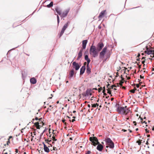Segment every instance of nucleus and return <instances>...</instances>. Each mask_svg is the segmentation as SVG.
Wrapping results in <instances>:
<instances>
[{
	"instance_id": "obj_10",
	"label": "nucleus",
	"mask_w": 154,
	"mask_h": 154,
	"mask_svg": "<svg viewBox=\"0 0 154 154\" xmlns=\"http://www.w3.org/2000/svg\"><path fill=\"white\" fill-rule=\"evenodd\" d=\"M69 11V10H66L65 11H64L61 14V16L62 17H64L66 16Z\"/></svg>"
},
{
	"instance_id": "obj_63",
	"label": "nucleus",
	"mask_w": 154,
	"mask_h": 154,
	"mask_svg": "<svg viewBox=\"0 0 154 154\" xmlns=\"http://www.w3.org/2000/svg\"><path fill=\"white\" fill-rule=\"evenodd\" d=\"M131 79L130 77H128V78L127 79H128V80H129V79Z\"/></svg>"
},
{
	"instance_id": "obj_32",
	"label": "nucleus",
	"mask_w": 154,
	"mask_h": 154,
	"mask_svg": "<svg viewBox=\"0 0 154 154\" xmlns=\"http://www.w3.org/2000/svg\"><path fill=\"white\" fill-rule=\"evenodd\" d=\"M118 87L117 85H112V86H111V88L113 89L114 87Z\"/></svg>"
},
{
	"instance_id": "obj_62",
	"label": "nucleus",
	"mask_w": 154,
	"mask_h": 154,
	"mask_svg": "<svg viewBox=\"0 0 154 154\" xmlns=\"http://www.w3.org/2000/svg\"><path fill=\"white\" fill-rule=\"evenodd\" d=\"M57 23H58V24L59 23V22H60V20H57Z\"/></svg>"
},
{
	"instance_id": "obj_11",
	"label": "nucleus",
	"mask_w": 154,
	"mask_h": 154,
	"mask_svg": "<svg viewBox=\"0 0 154 154\" xmlns=\"http://www.w3.org/2000/svg\"><path fill=\"white\" fill-rule=\"evenodd\" d=\"M88 42V41L87 40H83L82 42V49L83 50V49H85L86 48V45L87 43Z\"/></svg>"
},
{
	"instance_id": "obj_3",
	"label": "nucleus",
	"mask_w": 154,
	"mask_h": 154,
	"mask_svg": "<svg viewBox=\"0 0 154 154\" xmlns=\"http://www.w3.org/2000/svg\"><path fill=\"white\" fill-rule=\"evenodd\" d=\"M119 111L121 113L127 115L129 112H131V111L129 108H127V106H125L124 107H121L119 109Z\"/></svg>"
},
{
	"instance_id": "obj_49",
	"label": "nucleus",
	"mask_w": 154,
	"mask_h": 154,
	"mask_svg": "<svg viewBox=\"0 0 154 154\" xmlns=\"http://www.w3.org/2000/svg\"><path fill=\"white\" fill-rule=\"evenodd\" d=\"M125 69V72H124V73H125V72L126 71V70H127V68H126V67H124Z\"/></svg>"
},
{
	"instance_id": "obj_31",
	"label": "nucleus",
	"mask_w": 154,
	"mask_h": 154,
	"mask_svg": "<svg viewBox=\"0 0 154 154\" xmlns=\"http://www.w3.org/2000/svg\"><path fill=\"white\" fill-rule=\"evenodd\" d=\"M45 142L48 143V144H49V143H50L51 142V140H45Z\"/></svg>"
},
{
	"instance_id": "obj_14",
	"label": "nucleus",
	"mask_w": 154,
	"mask_h": 154,
	"mask_svg": "<svg viewBox=\"0 0 154 154\" xmlns=\"http://www.w3.org/2000/svg\"><path fill=\"white\" fill-rule=\"evenodd\" d=\"M83 49H81L80 50V51H79V52L78 54V58H77V60H79L82 57V52H83Z\"/></svg>"
},
{
	"instance_id": "obj_12",
	"label": "nucleus",
	"mask_w": 154,
	"mask_h": 154,
	"mask_svg": "<svg viewBox=\"0 0 154 154\" xmlns=\"http://www.w3.org/2000/svg\"><path fill=\"white\" fill-rule=\"evenodd\" d=\"M106 145H107L106 146V148L109 147L110 148L112 149L114 147V143L113 142H111L110 143H108Z\"/></svg>"
},
{
	"instance_id": "obj_36",
	"label": "nucleus",
	"mask_w": 154,
	"mask_h": 154,
	"mask_svg": "<svg viewBox=\"0 0 154 154\" xmlns=\"http://www.w3.org/2000/svg\"><path fill=\"white\" fill-rule=\"evenodd\" d=\"M130 91L133 93H135V91L134 90H133V89L131 90Z\"/></svg>"
},
{
	"instance_id": "obj_20",
	"label": "nucleus",
	"mask_w": 154,
	"mask_h": 154,
	"mask_svg": "<svg viewBox=\"0 0 154 154\" xmlns=\"http://www.w3.org/2000/svg\"><path fill=\"white\" fill-rule=\"evenodd\" d=\"M105 141L106 143V144L108 143H110L111 142H113L111 139L109 138H106L105 140Z\"/></svg>"
},
{
	"instance_id": "obj_1",
	"label": "nucleus",
	"mask_w": 154,
	"mask_h": 154,
	"mask_svg": "<svg viewBox=\"0 0 154 154\" xmlns=\"http://www.w3.org/2000/svg\"><path fill=\"white\" fill-rule=\"evenodd\" d=\"M89 140L91 142V144L94 146H96L97 145H98L97 147V149L100 151H102L103 147L102 144L100 143L96 137H90L89 138Z\"/></svg>"
},
{
	"instance_id": "obj_29",
	"label": "nucleus",
	"mask_w": 154,
	"mask_h": 154,
	"mask_svg": "<svg viewBox=\"0 0 154 154\" xmlns=\"http://www.w3.org/2000/svg\"><path fill=\"white\" fill-rule=\"evenodd\" d=\"M110 88H108L107 89V93L110 94H111V91L110 90Z\"/></svg>"
},
{
	"instance_id": "obj_16",
	"label": "nucleus",
	"mask_w": 154,
	"mask_h": 154,
	"mask_svg": "<svg viewBox=\"0 0 154 154\" xmlns=\"http://www.w3.org/2000/svg\"><path fill=\"white\" fill-rule=\"evenodd\" d=\"M44 149L45 152H49L50 150L48 147H47L45 144L44 143Z\"/></svg>"
},
{
	"instance_id": "obj_45",
	"label": "nucleus",
	"mask_w": 154,
	"mask_h": 154,
	"mask_svg": "<svg viewBox=\"0 0 154 154\" xmlns=\"http://www.w3.org/2000/svg\"><path fill=\"white\" fill-rule=\"evenodd\" d=\"M87 63L86 62H85L84 63V65L83 66H85V65H86Z\"/></svg>"
},
{
	"instance_id": "obj_28",
	"label": "nucleus",
	"mask_w": 154,
	"mask_h": 154,
	"mask_svg": "<svg viewBox=\"0 0 154 154\" xmlns=\"http://www.w3.org/2000/svg\"><path fill=\"white\" fill-rule=\"evenodd\" d=\"M124 83V82L122 80L120 81V82L119 83H117V86H119V85L120 86H122V84Z\"/></svg>"
},
{
	"instance_id": "obj_5",
	"label": "nucleus",
	"mask_w": 154,
	"mask_h": 154,
	"mask_svg": "<svg viewBox=\"0 0 154 154\" xmlns=\"http://www.w3.org/2000/svg\"><path fill=\"white\" fill-rule=\"evenodd\" d=\"M42 118H40L39 119V122H35V125L36 127V128L38 129H39L40 128V126H42L44 125V123L42 121Z\"/></svg>"
},
{
	"instance_id": "obj_43",
	"label": "nucleus",
	"mask_w": 154,
	"mask_h": 154,
	"mask_svg": "<svg viewBox=\"0 0 154 154\" xmlns=\"http://www.w3.org/2000/svg\"><path fill=\"white\" fill-rule=\"evenodd\" d=\"M121 78L122 79V80L123 81L124 80V78H123L122 76V75H121Z\"/></svg>"
},
{
	"instance_id": "obj_58",
	"label": "nucleus",
	"mask_w": 154,
	"mask_h": 154,
	"mask_svg": "<svg viewBox=\"0 0 154 154\" xmlns=\"http://www.w3.org/2000/svg\"><path fill=\"white\" fill-rule=\"evenodd\" d=\"M134 90V91H136V90H137V88H135V87H134V89H133Z\"/></svg>"
},
{
	"instance_id": "obj_7",
	"label": "nucleus",
	"mask_w": 154,
	"mask_h": 154,
	"mask_svg": "<svg viewBox=\"0 0 154 154\" xmlns=\"http://www.w3.org/2000/svg\"><path fill=\"white\" fill-rule=\"evenodd\" d=\"M106 10L102 11L100 14L98 16V19L100 20H101L106 15Z\"/></svg>"
},
{
	"instance_id": "obj_30",
	"label": "nucleus",
	"mask_w": 154,
	"mask_h": 154,
	"mask_svg": "<svg viewBox=\"0 0 154 154\" xmlns=\"http://www.w3.org/2000/svg\"><path fill=\"white\" fill-rule=\"evenodd\" d=\"M141 141L140 140H139L137 141L136 143H138V144L139 145H140L141 144Z\"/></svg>"
},
{
	"instance_id": "obj_22",
	"label": "nucleus",
	"mask_w": 154,
	"mask_h": 154,
	"mask_svg": "<svg viewBox=\"0 0 154 154\" xmlns=\"http://www.w3.org/2000/svg\"><path fill=\"white\" fill-rule=\"evenodd\" d=\"M54 130H53V134H54L53 136L52 137V138H51V139H52L53 141H56L57 140V139H56L55 136H54V134L55 135V133L54 132Z\"/></svg>"
},
{
	"instance_id": "obj_25",
	"label": "nucleus",
	"mask_w": 154,
	"mask_h": 154,
	"mask_svg": "<svg viewBox=\"0 0 154 154\" xmlns=\"http://www.w3.org/2000/svg\"><path fill=\"white\" fill-rule=\"evenodd\" d=\"M53 2H51L48 5H47V7L48 8H50L53 6Z\"/></svg>"
},
{
	"instance_id": "obj_6",
	"label": "nucleus",
	"mask_w": 154,
	"mask_h": 154,
	"mask_svg": "<svg viewBox=\"0 0 154 154\" xmlns=\"http://www.w3.org/2000/svg\"><path fill=\"white\" fill-rule=\"evenodd\" d=\"M107 49L106 47H105L102 51L100 53L99 57L100 59H103Z\"/></svg>"
},
{
	"instance_id": "obj_34",
	"label": "nucleus",
	"mask_w": 154,
	"mask_h": 154,
	"mask_svg": "<svg viewBox=\"0 0 154 154\" xmlns=\"http://www.w3.org/2000/svg\"><path fill=\"white\" fill-rule=\"evenodd\" d=\"M91 153V152L90 151H88L87 152H86L85 154H90Z\"/></svg>"
},
{
	"instance_id": "obj_15",
	"label": "nucleus",
	"mask_w": 154,
	"mask_h": 154,
	"mask_svg": "<svg viewBox=\"0 0 154 154\" xmlns=\"http://www.w3.org/2000/svg\"><path fill=\"white\" fill-rule=\"evenodd\" d=\"M74 70L73 69H72V70H71L69 72V78H72L74 75Z\"/></svg>"
},
{
	"instance_id": "obj_51",
	"label": "nucleus",
	"mask_w": 154,
	"mask_h": 154,
	"mask_svg": "<svg viewBox=\"0 0 154 154\" xmlns=\"http://www.w3.org/2000/svg\"><path fill=\"white\" fill-rule=\"evenodd\" d=\"M138 68L139 69L141 68V65H139L138 66Z\"/></svg>"
},
{
	"instance_id": "obj_39",
	"label": "nucleus",
	"mask_w": 154,
	"mask_h": 154,
	"mask_svg": "<svg viewBox=\"0 0 154 154\" xmlns=\"http://www.w3.org/2000/svg\"><path fill=\"white\" fill-rule=\"evenodd\" d=\"M145 131H146V133H149V131L148 130V129H145Z\"/></svg>"
},
{
	"instance_id": "obj_13",
	"label": "nucleus",
	"mask_w": 154,
	"mask_h": 154,
	"mask_svg": "<svg viewBox=\"0 0 154 154\" xmlns=\"http://www.w3.org/2000/svg\"><path fill=\"white\" fill-rule=\"evenodd\" d=\"M85 66H82L80 69V75H82L84 73L85 71Z\"/></svg>"
},
{
	"instance_id": "obj_37",
	"label": "nucleus",
	"mask_w": 154,
	"mask_h": 154,
	"mask_svg": "<svg viewBox=\"0 0 154 154\" xmlns=\"http://www.w3.org/2000/svg\"><path fill=\"white\" fill-rule=\"evenodd\" d=\"M102 90V87L98 89L99 92H100Z\"/></svg>"
},
{
	"instance_id": "obj_42",
	"label": "nucleus",
	"mask_w": 154,
	"mask_h": 154,
	"mask_svg": "<svg viewBox=\"0 0 154 154\" xmlns=\"http://www.w3.org/2000/svg\"><path fill=\"white\" fill-rule=\"evenodd\" d=\"M136 85V87L137 88H139V86L140 85H139V84H137Z\"/></svg>"
},
{
	"instance_id": "obj_57",
	"label": "nucleus",
	"mask_w": 154,
	"mask_h": 154,
	"mask_svg": "<svg viewBox=\"0 0 154 154\" xmlns=\"http://www.w3.org/2000/svg\"><path fill=\"white\" fill-rule=\"evenodd\" d=\"M145 123V124H146L147 122L145 121H143V122Z\"/></svg>"
},
{
	"instance_id": "obj_18",
	"label": "nucleus",
	"mask_w": 154,
	"mask_h": 154,
	"mask_svg": "<svg viewBox=\"0 0 154 154\" xmlns=\"http://www.w3.org/2000/svg\"><path fill=\"white\" fill-rule=\"evenodd\" d=\"M85 60L87 61V64H89L91 60L90 59L88 58V55H85Z\"/></svg>"
},
{
	"instance_id": "obj_2",
	"label": "nucleus",
	"mask_w": 154,
	"mask_h": 154,
	"mask_svg": "<svg viewBox=\"0 0 154 154\" xmlns=\"http://www.w3.org/2000/svg\"><path fill=\"white\" fill-rule=\"evenodd\" d=\"M90 54L92 56L95 57L97 56L98 54V52L95 46L92 45L90 48Z\"/></svg>"
},
{
	"instance_id": "obj_8",
	"label": "nucleus",
	"mask_w": 154,
	"mask_h": 154,
	"mask_svg": "<svg viewBox=\"0 0 154 154\" xmlns=\"http://www.w3.org/2000/svg\"><path fill=\"white\" fill-rule=\"evenodd\" d=\"M104 46L103 43L102 42L98 43L97 46V49L98 51H99L102 49Z\"/></svg>"
},
{
	"instance_id": "obj_54",
	"label": "nucleus",
	"mask_w": 154,
	"mask_h": 154,
	"mask_svg": "<svg viewBox=\"0 0 154 154\" xmlns=\"http://www.w3.org/2000/svg\"><path fill=\"white\" fill-rule=\"evenodd\" d=\"M75 121V120L74 119H72V122H73L74 121Z\"/></svg>"
},
{
	"instance_id": "obj_60",
	"label": "nucleus",
	"mask_w": 154,
	"mask_h": 154,
	"mask_svg": "<svg viewBox=\"0 0 154 154\" xmlns=\"http://www.w3.org/2000/svg\"><path fill=\"white\" fill-rule=\"evenodd\" d=\"M114 98H112L111 99V101H112L113 100H114Z\"/></svg>"
},
{
	"instance_id": "obj_35",
	"label": "nucleus",
	"mask_w": 154,
	"mask_h": 154,
	"mask_svg": "<svg viewBox=\"0 0 154 154\" xmlns=\"http://www.w3.org/2000/svg\"><path fill=\"white\" fill-rule=\"evenodd\" d=\"M53 150H57V149L56 147H55L54 146L53 147Z\"/></svg>"
},
{
	"instance_id": "obj_24",
	"label": "nucleus",
	"mask_w": 154,
	"mask_h": 154,
	"mask_svg": "<svg viewBox=\"0 0 154 154\" xmlns=\"http://www.w3.org/2000/svg\"><path fill=\"white\" fill-rule=\"evenodd\" d=\"M146 53H147V54H154L153 52V50H151L149 51H147V52H146Z\"/></svg>"
},
{
	"instance_id": "obj_40",
	"label": "nucleus",
	"mask_w": 154,
	"mask_h": 154,
	"mask_svg": "<svg viewBox=\"0 0 154 154\" xmlns=\"http://www.w3.org/2000/svg\"><path fill=\"white\" fill-rule=\"evenodd\" d=\"M65 120L64 119H62V121L64 123L65 122Z\"/></svg>"
},
{
	"instance_id": "obj_17",
	"label": "nucleus",
	"mask_w": 154,
	"mask_h": 154,
	"mask_svg": "<svg viewBox=\"0 0 154 154\" xmlns=\"http://www.w3.org/2000/svg\"><path fill=\"white\" fill-rule=\"evenodd\" d=\"M86 72L88 74H90L91 72V69L89 66V64H87Z\"/></svg>"
},
{
	"instance_id": "obj_4",
	"label": "nucleus",
	"mask_w": 154,
	"mask_h": 154,
	"mask_svg": "<svg viewBox=\"0 0 154 154\" xmlns=\"http://www.w3.org/2000/svg\"><path fill=\"white\" fill-rule=\"evenodd\" d=\"M69 23H70V22L69 21H68L67 22V23L64 25V26L63 27L62 29V30L60 34L59 37H60L61 36L63 35L65 30L68 27Z\"/></svg>"
},
{
	"instance_id": "obj_41",
	"label": "nucleus",
	"mask_w": 154,
	"mask_h": 154,
	"mask_svg": "<svg viewBox=\"0 0 154 154\" xmlns=\"http://www.w3.org/2000/svg\"><path fill=\"white\" fill-rule=\"evenodd\" d=\"M133 123L134 124V125H136L137 123H136V122L135 121H134L133 122Z\"/></svg>"
},
{
	"instance_id": "obj_46",
	"label": "nucleus",
	"mask_w": 154,
	"mask_h": 154,
	"mask_svg": "<svg viewBox=\"0 0 154 154\" xmlns=\"http://www.w3.org/2000/svg\"><path fill=\"white\" fill-rule=\"evenodd\" d=\"M105 92V89H103V94H104V93Z\"/></svg>"
},
{
	"instance_id": "obj_47",
	"label": "nucleus",
	"mask_w": 154,
	"mask_h": 154,
	"mask_svg": "<svg viewBox=\"0 0 154 154\" xmlns=\"http://www.w3.org/2000/svg\"><path fill=\"white\" fill-rule=\"evenodd\" d=\"M140 79H143V76H142L141 75H140Z\"/></svg>"
},
{
	"instance_id": "obj_33",
	"label": "nucleus",
	"mask_w": 154,
	"mask_h": 154,
	"mask_svg": "<svg viewBox=\"0 0 154 154\" xmlns=\"http://www.w3.org/2000/svg\"><path fill=\"white\" fill-rule=\"evenodd\" d=\"M9 143H10V140L8 139V140L7 142V145H8Z\"/></svg>"
},
{
	"instance_id": "obj_48",
	"label": "nucleus",
	"mask_w": 154,
	"mask_h": 154,
	"mask_svg": "<svg viewBox=\"0 0 154 154\" xmlns=\"http://www.w3.org/2000/svg\"><path fill=\"white\" fill-rule=\"evenodd\" d=\"M11 138H12V136H10L9 137V138L8 139H9V140H10V139Z\"/></svg>"
},
{
	"instance_id": "obj_59",
	"label": "nucleus",
	"mask_w": 154,
	"mask_h": 154,
	"mask_svg": "<svg viewBox=\"0 0 154 154\" xmlns=\"http://www.w3.org/2000/svg\"><path fill=\"white\" fill-rule=\"evenodd\" d=\"M122 131H123L124 132H125L127 131L126 130H125V129H122Z\"/></svg>"
},
{
	"instance_id": "obj_9",
	"label": "nucleus",
	"mask_w": 154,
	"mask_h": 154,
	"mask_svg": "<svg viewBox=\"0 0 154 154\" xmlns=\"http://www.w3.org/2000/svg\"><path fill=\"white\" fill-rule=\"evenodd\" d=\"M72 64L73 65V67L76 70H78L80 67V66L79 65L78 63L75 62H73Z\"/></svg>"
},
{
	"instance_id": "obj_50",
	"label": "nucleus",
	"mask_w": 154,
	"mask_h": 154,
	"mask_svg": "<svg viewBox=\"0 0 154 154\" xmlns=\"http://www.w3.org/2000/svg\"><path fill=\"white\" fill-rule=\"evenodd\" d=\"M145 62V61L143 60L142 62V63L143 64H144V63Z\"/></svg>"
},
{
	"instance_id": "obj_27",
	"label": "nucleus",
	"mask_w": 154,
	"mask_h": 154,
	"mask_svg": "<svg viewBox=\"0 0 154 154\" xmlns=\"http://www.w3.org/2000/svg\"><path fill=\"white\" fill-rule=\"evenodd\" d=\"M98 106L99 105L97 103H96V104H92V107H98Z\"/></svg>"
},
{
	"instance_id": "obj_21",
	"label": "nucleus",
	"mask_w": 154,
	"mask_h": 154,
	"mask_svg": "<svg viewBox=\"0 0 154 154\" xmlns=\"http://www.w3.org/2000/svg\"><path fill=\"white\" fill-rule=\"evenodd\" d=\"M91 91L89 90H87L86 92V94L85 96H91Z\"/></svg>"
},
{
	"instance_id": "obj_53",
	"label": "nucleus",
	"mask_w": 154,
	"mask_h": 154,
	"mask_svg": "<svg viewBox=\"0 0 154 154\" xmlns=\"http://www.w3.org/2000/svg\"><path fill=\"white\" fill-rule=\"evenodd\" d=\"M57 20H59V16L58 15H57Z\"/></svg>"
},
{
	"instance_id": "obj_55",
	"label": "nucleus",
	"mask_w": 154,
	"mask_h": 154,
	"mask_svg": "<svg viewBox=\"0 0 154 154\" xmlns=\"http://www.w3.org/2000/svg\"><path fill=\"white\" fill-rule=\"evenodd\" d=\"M109 85V84H108L107 85V88H109L108 87V86Z\"/></svg>"
},
{
	"instance_id": "obj_44",
	"label": "nucleus",
	"mask_w": 154,
	"mask_h": 154,
	"mask_svg": "<svg viewBox=\"0 0 154 154\" xmlns=\"http://www.w3.org/2000/svg\"><path fill=\"white\" fill-rule=\"evenodd\" d=\"M15 152H16V153H17L18 152V150L17 149H15Z\"/></svg>"
},
{
	"instance_id": "obj_19",
	"label": "nucleus",
	"mask_w": 154,
	"mask_h": 154,
	"mask_svg": "<svg viewBox=\"0 0 154 154\" xmlns=\"http://www.w3.org/2000/svg\"><path fill=\"white\" fill-rule=\"evenodd\" d=\"M30 82L32 84H35L36 82V80L34 78H33L30 79Z\"/></svg>"
},
{
	"instance_id": "obj_38",
	"label": "nucleus",
	"mask_w": 154,
	"mask_h": 154,
	"mask_svg": "<svg viewBox=\"0 0 154 154\" xmlns=\"http://www.w3.org/2000/svg\"><path fill=\"white\" fill-rule=\"evenodd\" d=\"M139 118L140 119V120L141 121V122L143 123V119L142 118H141L140 116H139Z\"/></svg>"
},
{
	"instance_id": "obj_61",
	"label": "nucleus",
	"mask_w": 154,
	"mask_h": 154,
	"mask_svg": "<svg viewBox=\"0 0 154 154\" xmlns=\"http://www.w3.org/2000/svg\"><path fill=\"white\" fill-rule=\"evenodd\" d=\"M122 88L123 89H125V86H123L122 87Z\"/></svg>"
},
{
	"instance_id": "obj_26",
	"label": "nucleus",
	"mask_w": 154,
	"mask_h": 154,
	"mask_svg": "<svg viewBox=\"0 0 154 154\" xmlns=\"http://www.w3.org/2000/svg\"><path fill=\"white\" fill-rule=\"evenodd\" d=\"M52 143H54V144L55 143V146L56 147H59L60 145L58 143V142H56L55 143L54 142H52Z\"/></svg>"
},
{
	"instance_id": "obj_64",
	"label": "nucleus",
	"mask_w": 154,
	"mask_h": 154,
	"mask_svg": "<svg viewBox=\"0 0 154 154\" xmlns=\"http://www.w3.org/2000/svg\"><path fill=\"white\" fill-rule=\"evenodd\" d=\"M152 130L154 131V126L152 128Z\"/></svg>"
},
{
	"instance_id": "obj_52",
	"label": "nucleus",
	"mask_w": 154,
	"mask_h": 154,
	"mask_svg": "<svg viewBox=\"0 0 154 154\" xmlns=\"http://www.w3.org/2000/svg\"><path fill=\"white\" fill-rule=\"evenodd\" d=\"M64 123L65 126H66L65 128H66V126L67 124V123L66 122H65Z\"/></svg>"
},
{
	"instance_id": "obj_23",
	"label": "nucleus",
	"mask_w": 154,
	"mask_h": 154,
	"mask_svg": "<svg viewBox=\"0 0 154 154\" xmlns=\"http://www.w3.org/2000/svg\"><path fill=\"white\" fill-rule=\"evenodd\" d=\"M55 9L57 12L59 14V15L61 16L62 13H61L60 10L58 8H55Z\"/></svg>"
},
{
	"instance_id": "obj_56",
	"label": "nucleus",
	"mask_w": 154,
	"mask_h": 154,
	"mask_svg": "<svg viewBox=\"0 0 154 154\" xmlns=\"http://www.w3.org/2000/svg\"><path fill=\"white\" fill-rule=\"evenodd\" d=\"M35 119L36 120H39V119H38V118L37 117H35Z\"/></svg>"
}]
</instances>
